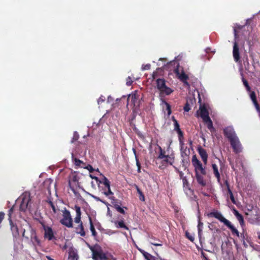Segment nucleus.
Returning a JSON list of instances; mask_svg holds the SVG:
<instances>
[{
	"instance_id": "obj_38",
	"label": "nucleus",
	"mask_w": 260,
	"mask_h": 260,
	"mask_svg": "<svg viewBox=\"0 0 260 260\" xmlns=\"http://www.w3.org/2000/svg\"><path fill=\"white\" fill-rule=\"evenodd\" d=\"M91 197L96 201L101 202L105 205H107L108 204V203L107 202L102 200V199H101L99 197H98L97 196H95L94 195H91Z\"/></svg>"
},
{
	"instance_id": "obj_28",
	"label": "nucleus",
	"mask_w": 260,
	"mask_h": 260,
	"mask_svg": "<svg viewBox=\"0 0 260 260\" xmlns=\"http://www.w3.org/2000/svg\"><path fill=\"white\" fill-rule=\"evenodd\" d=\"M50 207L52 208L53 213L55 214L57 212L58 209L56 208L53 203L50 200L46 201Z\"/></svg>"
},
{
	"instance_id": "obj_45",
	"label": "nucleus",
	"mask_w": 260,
	"mask_h": 260,
	"mask_svg": "<svg viewBox=\"0 0 260 260\" xmlns=\"http://www.w3.org/2000/svg\"><path fill=\"white\" fill-rule=\"evenodd\" d=\"M203 223L202 222H201V221H200L199 222V224H198V233H199V234L200 235V233H201L202 230V228L203 227Z\"/></svg>"
},
{
	"instance_id": "obj_30",
	"label": "nucleus",
	"mask_w": 260,
	"mask_h": 260,
	"mask_svg": "<svg viewBox=\"0 0 260 260\" xmlns=\"http://www.w3.org/2000/svg\"><path fill=\"white\" fill-rule=\"evenodd\" d=\"M159 153L158 156L157 157V159H164V158L166 157V152L163 150L161 147H159Z\"/></svg>"
},
{
	"instance_id": "obj_4",
	"label": "nucleus",
	"mask_w": 260,
	"mask_h": 260,
	"mask_svg": "<svg viewBox=\"0 0 260 260\" xmlns=\"http://www.w3.org/2000/svg\"><path fill=\"white\" fill-rule=\"evenodd\" d=\"M156 87L160 91V95H169L173 92V90L166 86V80L162 78H158L156 80Z\"/></svg>"
},
{
	"instance_id": "obj_15",
	"label": "nucleus",
	"mask_w": 260,
	"mask_h": 260,
	"mask_svg": "<svg viewBox=\"0 0 260 260\" xmlns=\"http://www.w3.org/2000/svg\"><path fill=\"white\" fill-rule=\"evenodd\" d=\"M197 150L203 161L204 165L206 166L207 164L208 157L206 150L201 147H198Z\"/></svg>"
},
{
	"instance_id": "obj_47",
	"label": "nucleus",
	"mask_w": 260,
	"mask_h": 260,
	"mask_svg": "<svg viewBox=\"0 0 260 260\" xmlns=\"http://www.w3.org/2000/svg\"><path fill=\"white\" fill-rule=\"evenodd\" d=\"M150 64H145V65H143L142 67V69L143 70H149L150 69Z\"/></svg>"
},
{
	"instance_id": "obj_62",
	"label": "nucleus",
	"mask_w": 260,
	"mask_h": 260,
	"mask_svg": "<svg viewBox=\"0 0 260 260\" xmlns=\"http://www.w3.org/2000/svg\"><path fill=\"white\" fill-rule=\"evenodd\" d=\"M153 79H155L154 73H153Z\"/></svg>"
},
{
	"instance_id": "obj_41",
	"label": "nucleus",
	"mask_w": 260,
	"mask_h": 260,
	"mask_svg": "<svg viewBox=\"0 0 260 260\" xmlns=\"http://www.w3.org/2000/svg\"><path fill=\"white\" fill-rule=\"evenodd\" d=\"M77 255L74 253H70L69 259L70 260H77Z\"/></svg>"
},
{
	"instance_id": "obj_36",
	"label": "nucleus",
	"mask_w": 260,
	"mask_h": 260,
	"mask_svg": "<svg viewBox=\"0 0 260 260\" xmlns=\"http://www.w3.org/2000/svg\"><path fill=\"white\" fill-rule=\"evenodd\" d=\"M242 81H243L244 85L245 86V87L246 88V90L248 91H250L251 88H250V87L249 86V85L248 84V83L246 79H245L244 78H242Z\"/></svg>"
},
{
	"instance_id": "obj_22",
	"label": "nucleus",
	"mask_w": 260,
	"mask_h": 260,
	"mask_svg": "<svg viewBox=\"0 0 260 260\" xmlns=\"http://www.w3.org/2000/svg\"><path fill=\"white\" fill-rule=\"evenodd\" d=\"M212 168L213 169V173L217 178L218 182L220 180V175L218 171V169L217 166L215 164H212Z\"/></svg>"
},
{
	"instance_id": "obj_51",
	"label": "nucleus",
	"mask_w": 260,
	"mask_h": 260,
	"mask_svg": "<svg viewBox=\"0 0 260 260\" xmlns=\"http://www.w3.org/2000/svg\"><path fill=\"white\" fill-rule=\"evenodd\" d=\"M84 168L88 170L90 172H92L93 171V169L92 167L90 165H88L87 166H86V167L84 166Z\"/></svg>"
},
{
	"instance_id": "obj_14",
	"label": "nucleus",
	"mask_w": 260,
	"mask_h": 260,
	"mask_svg": "<svg viewBox=\"0 0 260 260\" xmlns=\"http://www.w3.org/2000/svg\"><path fill=\"white\" fill-rule=\"evenodd\" d=\"M172 119L174 122V131H175L178 135V138L180 142H181V140L183 137V133L182 132L181 129L180 128L179 124L177 121V120L175 119L174 116L172 117Z\"/></svg>"
},
{
	"instance_id": "obj_13",
	"label": "nucleus",
	"mask_w": 260,
	"mask_h": 260,
	"mask_svg": "<svg viewBox=\"0 0 260 260\" xmlns=\"http://www.w3.org/2000/svg\"><path fill=\"white\" fill-rule=\"evenodd\" d=\"M174 73L178 79H179L181 82L184 81V80H188L189 79L188 75L185 73L183 69H182L181 72H180V67L179 65H178L175 69Z\"/></svg>"
},
{
	"instance_id": "obj_46",
	"label": "nucleus",
	"mask_w": 260,
	"mask_h": 260,
	"mask_svg": "<svg viewBox=\"0 0 260 260\" xmlns=\"http://www.w3.org/2000/svg\"><path fill=\"white\" fill-rule=\"evenodd\" d=\"M186 237L191 242H193L194 240V238L189 233L186 232L185 233Z\"/></svg>"
},
{
	"instance_id": "obj_1",
	"label": "nucleus",
	"mask_w": 260,
	"mask_h": 260,
	"mask_svg": "<svg viewBox=\"0 0 260 260\" xmlns=\"http://www.w3.org/2000/svg\"><path fill=\"white\" fill-rule=\"evenodd\" d=\"M191 163L194 169L195 177L197 182L201 186H205L206 182L204 178V176L207 174L205 166H203L202 163L198 159L196 155L192 156Z\"/></svg>"
},
{
	"instance_id": "obj_11",
	"label": "nucleus",
	"mask_w": 260,
	"mask_h": 260,
	"mask_svg": "<svg viewBox=\"0 0 260 260\" xmlns=\"http://www.w3.org/2000/svg\"><path fill=\"white\" fill-rule=\"evenodd\" d=\"M231 145L233 149V151L237 154L242 151V147L239 141V138L237 137L234 139L230 141Z\"/></svg>"
},
{
	"instance_id": "obj_59",
	"label": "nucleus",
	"mask_w": 260,
	"mask_h": 260,
	"mask_svg": "<svg viewBox=\"0 0 260 260\" xmlns=\"http://www.w3.org/2000/svg\"><path fill=\"white\" fill-rule=\"evenodd\" d=\"M47 258L48 259V260H54L53 259L51 258L49 256H47Z\"/></svg>"
},
{
	"instance_id": "obj_56",
	"label": "nucleus",
	"mask_w": 260,
	"mask_h": 260,
	"mask_svg": "<svg viewBox=\"0 0 260 260\" xmlns=\"http://www.w3.org/2000/svg\"><path fill=\"white\" fill-rule=\"evenodd\" d=\"M102 190H103V192H103V194H104V192L105 191H107V189L105 186H104V187H103V186H102Z\"/></svg>"
},
{
	"instance_id": "obj_42",
	"label": "nucleus",
	"mask_w": 260,
	"mask_h": 260,
	"mask_svg": "<svg viewBox=\"0 0 260 260\" xmlns=\"http://www.w3.org/2000/svg\"><path fill=\"white\" fill-rule=\"evenodd\" d=\"M116 210L119 213L124 214L125 211L123 208H122L120 206H117L115 208Z\"/></svg>"
},
{
	"instance_id": "obj_7",
	"label": "nucleus",
	"mask_w": 260,
	"mask_h": 260,
	"mask_svg": "<svg viewBox=\"0 0 260 260\" xmlns=\"http://www.w3.org/2000/svg\"><path fill=\"white\" fill-rule=\"evenodd\" d=\"M129 100H131L132 104L134 106V110L136 111L138 110L141 104V100L140 99V95L138 92L137 91H135L129 95L127 98V106L128 105V103Z\"/></svg>"
},
{
	"instance_id": "obj_2",
	"label": "nucleus",
	"mask_w": 260,
	"mask_h": 260,
	"mask_svg": "<svg viewBox=\"0 0 260 260\" xmlns=\"http://www.w3.org/2000/svg\"><path fill=\"white\" fill-rule=\"evenodd\" d=\"M209 217H215L219 220L220 222H223L232 232V234L236 235L237 237H239V232L238 231L232 224L231 222L225 218L221 213L218 211L211 212L208 214Z\"/></svg>"
},
{
	"instance_id": "obj_16",
	"label": "nucleus",
	"mask_w": 260,
	"mask_h": 260,
	"mask_svg": "<svg viewBox=\"0 0 260 260\" xmlns=\"http://www.w3.org/2000/svg\"><path fill=\"white\" fill-rule=\"evenodd\" d=\"M233 55L236 62H238L240 60L239 48L238 43L235 42L233 46Z\"/></svg>"
},
{
	"instance_id": "obj_49",
	"label": "nucleus",
	"mask_w": 260,
	"mask_h": 260,
	"mask_svg": "<svg viewBox=\"0 0 260 260\" xmlns=\"http://www.w3.org/2000/svg\"><path fill=\"white\" fill-rule=\"evenodd\" d=\"M104 101H105L104 97L103 96H101L99 98V99L98 100V104H100L102 103L103 102H104Z\"/></svg>"
},
{
	"instance_id": "obj_23",
	"label": "nucleus",
	"mask_w": 260,
	"mask_h": 260,
	"mask_svg": "<svg viewBox=\"0 0 260 260\" xmlns=\"http://www.w3.org/2000/svg\"><path fill=\"white\" fill-rule=\"evenodd\" d=\"M226 186H227V188H228V191L230 195V198L232 202L234 204L237 205L236 201L234 197L233 193L231 189L230 188V185L227 182H226Z\"/></svg>"
},
{
	"instance_id": "obj_53",
	"label": "nucleus",
	"mask_w": 260,
	"mask_h": 260,
	"mask_svg": "<svg viewBox=\"0 0 260 260\" xmlns=\"http://www.w3.org/2000/svg\"><path fill=\"white\" fill-rule=\"evenodd\" d=\"M182 82L183 83L184 85L188 87H190V84H189V83L187 82V80H184V81H182Z\"/></svg>"
},
{
	"instance_id": "obj_19",
	"label": "nucleus",
	"mask_w": 260,
	"mask_h": 260,
	"mask_svg": "<svg viewBox=\"0 0 260 260\" xmlns=\"http://www.w3.org/2000/svg\"><path fill=\"white\" fill-rule=\"evenodd\" d=\"M75 232L77 234L80 235L82 237H84L86 235L83 222H81L80 224L75 228Z\"/></svg>"
},
{
	"instance_id": "obj_32",
	"label": "nucleus",
	"mask_w": 260,
	"mask_h": 260,
	"mask_svg": "<svg viewBox=\"0 0 260 260\" xmlns=\"http://www.w3.org/2000/svg\"><path fill=\"white\" fill-rule=\"evenodd\" d=\"M79 138V135L77 132H74L73 134V138L71 140V143H74L77 141Z\"/></svg>"
},
{
	"instance_id": "obj_37",
	"label": "nucleus",
	"mask_w": 260,
	"mask_h": 260,
	"mask_svg": "<svg viewBox=\"0 0 260 260\" xmlns=\"http://www.w3.org/2000/svg\"><path fill=\"white\" fill-rule=\"evenodd\" d=\"M237 220L239 221L240 224L242 225L244 224V218L243 216L240 214L238 216L236 217Z\"/></svg>"
},
{
	"instance_id": "obj_61",
	"label": "nucleus",
	"mask_w": 260,
	"mask_h": 260,
	"mask_svg": "<svg viewBox=\"0 0 260 260\" xmlns=\"http://www.w3.org/2000/svg\"><path fill=\"white\" fill-rule=\"evenodd\" d=\"M258 238L259 239H260V232L258 233Z\"/></svg>"
},
{
	"instance_id": "obj_64",
	"label": "nucleus",
	"mask_w": 260,
	"mask_h": 260,
	"mask_svg": "<svg viewBox=\"0 0 260 260\" xmlns=\"http://www.w3.org/2000/svg\"><path fill=\"white\" fill-rule=\"evenodd\" d=\"M24 233H25V231H24L23 233V236L24 237Z\"/></svg>"
},
{
	"instance_id": "obj_33",
	"label": "nucleus",
	"mask_w": 260,
	"mask_h": 260,
	"mask_svg": "<svg viewBox=\"0 0 260 260\" xmlns=\"http://www.w3.org/2000/svg\"><path fill=\"white\" fill-rule=\"evenodd\" d=\"M14 210V206H13L12 207H11L9 210L8 215L9 216L8 220L9 221V222H12V215L13 213Z\"/></svg>"
},
{
	"instance_id": "obj_58",
	"label": "nucleus",
	"mask_w": 260,
	"mask_h": 260,
	"mask_svg": "<svg viewBox=\"0 0 260 260\" xmlns=\"http://www.w3.org/2000/svg\"><path fill=\"white\" fill-rule=\"evenodd\" d=\"M183 175V173H182V172H179V176L180 177L183 178L182 177Z\"/></svg>"
},
{
	"instance_id": "obj_25",
	"label": "nucleus",
	"mask_w": 260,
	"mask_h": 260,
	"mask_svg": "<svg viewBox=\"0 0 260 260\" xmlns=\"http://www.w3.org/2000/svg\"><path fill=\"white\" fill-rule=\"evenodd\" d=\"M115 224L116 225V227L118 228H123L127 230H128V228L124 224V221L123 220L116 221L115 222Z\"/></svg>"
},
{
	"instance_id": "obj_26",
	"label": "nucleus",
	"mask_w": 260,
	"mask_h": 260,
	"mask_svg": "<svg viewBox=\"0 0 260 260\" xmlns=\"http://www.w3.org/2000/svg\"><path fill=\"white\" fill-rule=\"evenodd\" d=\"M89 223H90V230L91 232L92 235L95 238L97 235V233L95 230L94 225L93 224L92 219L90 217H89Z\"/></svg>"
},
{
	"instance_id": "obj_6",
	"label": "nucleus",
	"mask_w": 260,
	"mask_h": 260,
	"mask_svg": "<svg viewBox=\"0 0 260 260\" xmlns=\"http://www.w3.org/2000/svg\"><path fill=\"white\" fill-rule=\"evenodd\" d=\"M90 176L92 178L94 179L97 182H99V184H103L107 189V191H105L104 194L107 197L113 194V192L111 191L110 188V182L105 176H103V178L101 180H99L97 177H93L91 175H90Z\"/></svg>"
},
{
	"instance_id": "obj_54",
	"label": "nucleus",
	"mask_w": 260,
	"mask_h": 260,
	"mask_svg": "<svg viewBox=\"0 0 260 260\" xmlns=\"http://www.w3.org/2000/svg\"><path fill=\"white\" fill-rule=\"evenodd\" d=\"M150 243H151V244L156 246H162L161 243H155L154 242H151Z\"/></svg>"
},
{
	"instance_id": "obj_39",
	"label": "nucleus",
	"mask_w": 260,
	"mask_h": 260,
	"mask_svg": "<svg viewBox=\"0 0 260 260\" xmlns=\"http://www.w3.org/2000/svg\"><path fill=\"white\" fill-rule=\"evenodd\" d=\"M250 98L252 101V102L257 101L256 94L254 91H251L250 94Z\"/></svg>"
},
{
	"instance_id": "obj_31",
	"label": "nucleus",
	"mask_w": 260,
	"mask_h": 260,
	"mask_svg": "<svg viewBox=\"0 0 260 260\" xmlns=\"http://www.w3.org/2000/svg\"><path fill=\"white\" fill-rule=\"evenodd\" d=\"M162 102L166 106V110L167 111L168 115H170L172 113L171 107L170 105L165 100H162Z\"/></svg>"
},
{
	"instance_id": "obj_57",
	"label": "nucleus",
	"mask_w": 260,
	"mask_h": 260,
	"mask_svg": "<svg viewBox=\"0 0 260 260\" xmlns=\"http://www.w3.org/2000/svg\"><path fill=\"white\" fill-rule=\"evenodd\" d=\"M139 250L141 252V253L143 255V253L144 252H146V251H145L144 250H142L141 249H139Z\"/></svg>"
},
{
	"instance_id": "obj_12",
	"label": "nucleus",
	"mask_w": 260,
	"mask_h": 260,
	"mask_svg": "<svg viewBox=\"0 0 260 260\" xmlns=\"http://www.w3.org/2000/svg\"><path fill=\"white\" fill-rule=\"evenodd\" d=\"M223 134L229 141L238 137L234 129L232 126H228L224 128Z\"/></svg>"
},
{
	"instance_id": "obj_8",
	"label": "nucleus",
	"mask_w": 260,
	"mask_h": 260,
	"mask_svg": "<svg viewBox=\"0 0 260 260\" xmlns=\"http://www.w3.org/2000/svg\"><path fill=\"white\" fill-rule=\"evenodd\" d=\"M89 249L92 251V258L94 260H108V258L105 253L98 251L94 249V248L88 244Z\"/></svg>"
},
{
	"instance_id": "obj_18",
	"label": "nucleus",
	"mask_w": 260,
	"mask_h": 260,
	"mask_svg": "<svg viewBox=\"0 0 260 260\" xmlns=\"http://www.w3.org/2000/svg\"><path fill=\"white\" fill-rule=\"evenodd\" d=\"M182 182L183 188L185 192L186 193H188V191H189L190 193H192L193 192V191L190 188L189 183L186 177H183L182 178Z\"/></svg>"
},
{
	"instance_id": "obj_63",
	"label": "nucleus",
	"mask_w": 260,
	"mask_h": 260,
	"mask_svg": "<svg viewBox=\"0 0 260 260\" xmlns=\"http://www.w3.org/2000/svg\"><path fill=\"white\" fill-rule=\"evenodd\" d=\"M243 245H246V244H245V242L244 241H243Z\"/></svg>"
},
{
	"instance_id": "obj_21",
	"label": "nucleus",
	"mask_w": 260,
	"mask_h": 260,
	"mask_svg": "<svg viewBox=\"0 0 260 260\" xmlns=\"http://www.w3.org/2000/svg\"><path fill=\"white\" fill-rule=\"evenodd\" d=\"M10 224L11 225V230L12 231L13 237L15 238L18 237L19 233L17 226L15 224L13 221H12V222H10Z\"/></svg>"
},
{
	"instance_id": "obj_43",
	"label": "nucleus",
	"mask_w": 260,
	"mask_h": 260,
	"mask_svg": "<svg viewBox=\"0 0 260 260\" xmlns=\"http://www.w3.org/2000/svg\"><path fill=\"white\" fill-rule=\"evenodd\" d=\"M190 105H189L188 102H186V103H185V104L183 107V110L185 112H188L190 110Z\"/></svg>"
},
{
	"instance_id": "obj_34",
	"label": "nucleus",
	"mask_w": 260,
	"mask_h": 260,
	"mask_svg": "<svg viewBox=\"0 0 260 260\" xmlns=\"http://www.w3.org/2000/svg\"><path fill=\"white\" fill-rule=\"evenodd\" d=\"M74 209H75V210L76 211V216H80V217H81V208H80V207L78 206V205H75V207H74Z\"/></svg>"
},
{
	"instance_id": "obj_48",
	"label": "nucleus",
	"mask_w": 260,
	"mask_h": 260,
	"mask_svg": "<svg viewBox=\"0 0 260 260\" xmlns=\"http://www.w3.org/2000/svg\"><path fill=\"white\" fill-rule=\"evenodd\" d=\"M75 222L76 223H79V224H80L81 222H82L81 220V217L76 216V217L75 218Z\"/></svg>"
},
{
	"instance_id": "obj_60",
	"label": "nucleus",
	"mask_w": 260,
	"mask_h": 260,
	"mask_svg": "<svg viewBox=\"0 0 260 260\" xmlns=\"http://www.w3.org/2000/svg\"><path fill=\"white\" fill-rule=\"evenodd\" d=\"M138 172L140 173L141 172V168H138Z\"/></svg>"
},
{
	"instance_id": "obj_17",
	"label": "nucleus",
	"mask_w": 260,
	"mask_h": 260,
	"mask_svg": "<svg viewBox=\"0 0 260 260\" xmlns=\"http://www.w3.org/2000/svg\"><path fill=\"white\" fill-rule=\"evenodd\" d=\"M29 198L27 197H23L19 206V210L21 211L25 212L27 208Z\"/></svg>"
},
{
	"instance_id": "obj_9",
	"label": "nucleus",
	"mask_w": 260,
	"mask_h": 260,
	"mask_svg": "<svg viewBox=\"0 0 260 260\" xmlns=\"http://www.w3.org/2000/svg\"><path fill=\"white\" fill-rule=\"evenodd\" d=\"M79 177L77 174H73L69 180V186L75 194H76L75 187L79 185Z\"/></svg>"
},
{
	"instance_id": "obj_50",
	"label": "nucleus",
	"mask_w": 260,
	"mask_h": 260,
	"mask_svg": "<svg viewBox=\"0 0 260 260\" xmlns=\"http://www.w3.org/2000/svg\"><path fill=\"white\" fill-rule=\"evenodd\" d=\"M232 210H233V212L234 214L235 215V216L236 217H237V216H238L240 214L239 212L236 209V208L234 207H233Z\"/></svg>"
},
{
	"instance_id": "obj_40",
	"label": "nucleus",
	"mask_w": 260,
	"mask_h": 260,
	"mask_svg": "<svg viewBox=\"0 0 260 260\" xmlns=\"http://www.w3.org/2000/svg\"><path fill=\"white\" fill-rule=\"evenodd\" d=\"M126 85L127 86H131L132 85L133 83V81L132 80V78L131 77H129V76H128L126 78Z\"/></svg>"
},
{
	"instance_id": "obj_52",
	"label": "nucleus",
	"mask_w": 260,
	"mask_h": 260,
	"mask_svg": "<svg viewBox=\"0 0 260 260\" xmlns=\"http://www.w3.org/2000/svg\"><path fill=\"white\" fill-rule=\"evenodd\" d=\"M139 195H140V197H139L140 200L142 201H145V196H144V194H143V193L142 192H141V193H140Z\"/></svg>"
},
{
	"instance_id": "obj_44",
	"label": "nucleus",
	"mask_w": 260,
	"mask_h": 260,
	"mask_svg": "<svg viewBox=\"0 0 260 260\" xmlns=\"http://www.w3.org/2000/svg\"><path fill=\"white\" fill-rule=\"evenodd\" d=\"M144 257L147 260H151V255L150 254H149V253L148 252H144L143 253V255Z\"/></svg>"
},
{
	"instance_id": "obj_3",
	"label": "nucleus",
	"mask_w": 260,
	"mask_h": 260,
	"mask_svg": "<svg viewBox=\"0 0 260 260\" xmlns=\"http://www.w3.org/2000/svg\"><path fill=\"white\" fill-rule=\"evenodd\" d=\"M200 116L203 119L204 123L206 124L208 129L211 132H215V128L213 126L212 121L209 117V111L207 108L204 107H200L199 109Z\"/></svg>"
},
{
	"instance_id": "obj_55",
	"label": "nucleus",
	"mask_w": 260,
	"mask_h": 260,
	"mask_svg": "<svg viewBox=\"0 0 260 260\" xmlns=\"http://www.w3.org/2000/svg\"><path fill=\"white\" fill-rule=\"evenodd\" d=\"M136 189H137V191L139 194L141 193V192H142V191H141L140 188L138 186H136Z\"/></svg>"
},
{
	"instance_id": "obj_35",
	"label": "nucleus",
	"mask_w": 260,
	"mask_h": 260,
	"mask_svg": "<svg viewBox=\"0 0 260 260\" xmlns=\"http://www.w3.org/2000/svg\"><path fill=\"white\" fill-rule=\"evenodd\" d=\"M133 150L135 156L137 166L138 168H141V164L140 163L139 159L138 158L136 150L135 148H133Z\"/></svg>"
},
{
	"instance_id": "obj_5",
	"label": "nucleus",
	"mask_w": 260,
	"mask_h": 260,
	"mask_svg": "<svg viewBox=\"0 0 260 260\" xmlns=\"http://www.w3.org/2000/svg\"><path fill=\"white\" fill-rule=\"evenodd\" d=\"M60 222L67 228L73 227V219L70 212L66 208L62 211V218L60 219Z\"/></svg>"
},
{
	"instance_id": "obj_27",
	"label": "nucleus",
	"mask_w": 260,
	"mask_h": 260,
	"mask_svg": "<svg viewBox=\"0 0 260 260\" xmlns=\"http://www.w3.org/2000/svg\"><path fill=\"white\" fill-rule=\"evenodd\" d=\"M109 199L112 200L111 203L113 205V207L115 208L117 206H120L121 205L120 201L115 199L114 197H110Z\"/></svg>"
},
{
	"instance_id": "obj_29",
	"label": "nucleus",
	"mask_w": 260,
	"mask_h": 260,
	"mask_svg": "<svg viewBox=\"0 0 260 260\" xmlns=\"http://www.w3.org/2000/svg\"><path fill=\"white\" fill-rule=\"evenodd\" d=\"M31 240L32 242H35L37 243V244H40V241L38 239L35 232H34V233L32 234L31 236Z\"/></svg>"
},
{
	"instance_id": "obj_10",
	"label": "nucleus",
	"mask_w": 260,
	"mask_h": 260,
	"mask_svg": "<svg viewBox=\"0 0 260 260\" xmlns=\"http://www.w3.org/2000/svg\"><path fill=\"white\" fill-rule=\"evenodd\" d=\"M43 230H44V237L45 239L50 241L54 238V233L52 228L50 226L46 225L44 223H41Z\"/></svg>"
},
{
	"instance_id": "obj_24",
	"label": "nucleus",
	"mask_w": 260,
	"mask_h": 260,
	"mask_svg": "<svg viewBox=\"0 0 260 260\" xmlns=\"http://www.w3.org/2000/svg\"><path fill=\"white\" fill-rule=\"evenodd\" d=\"M162 159L164 165H165L168 164H169L170 165H172L174 162L173 158H171V157L168 155H166V157Z\"/></svg>"
},
{
	"instance_id": "obj_20",
	"label": "nucleus",
	"mask_w": 260,
	"mask_h": 260,
	"mask_svg": "<svg viewBox=\"0 0 260 260\" xmlns=\"http://www.w3.org/2000/svg\"><path fill=\"white\" fill-rule=\"evenodd\" d=\"M72 158L73 162H74L75 166L81 167L83 168L84 167V166L85 165V163L79 159L75 157L73 153H72Z\"/></svg>"
}]
</instances>
